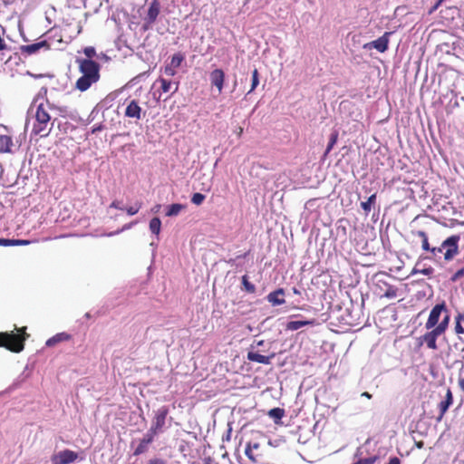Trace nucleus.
<instances>
[{"label": "nucleus", "mask_w": 464, "mask_h": 464, "mask_svg": "<svg viewBox=\"0 0 464 464\" xmlns=\"http://www.w3.org/2000/svg\"><path fill=\"white\" fill-rule=\"evenodd\" d=\"M76 63L82 76L76 81L75 88L80 92L87 91L100 79V65L90 59L78 58Z\"/></svg>", "instance_id": "nucleus-1"}, {"label": "nucleus", "mask_w": 464, "mask_h": 464, "mask_svg": "<svg viewBox=\"0 0 464 464\" xmlns=\"http://www.w3.org/2000/svg\"><path fill=\"white\" fill-rule=\"evenodd\" d=\"M34 119V121L33 124L32 132L34 135L46 137L49 134L53 125L51 122V116L48 111V105L43 103L39 104L36 108Z\"/></svg>", "instance_id": "nucleus-2"}, {"label": "nucleus", "mask_w": 464, "mask_h": 464, "mask_svg": "<svg viewBox=\"0 0 464 464\" xmlns=\"http://www.w3.org/2000/svg\"><path fill=\"white\" fill-rule=\"evenodd\" d=\"M25 327L18 329L19 334L0 333V347L6 348L14 353H20L24 348V341L28 338Z\"/></svg>", "instance_id": "nucleus-3"}, {"label": "nucleus", "mask_w": 464, "mask_h": 464, "mask_svg": "<svg viewBox=\"0 0 464 464\" xmlns=\"http://www.w3.org/2000/svg\"><path fill=\"white\" fill-rule=\"evenodd\" d=\"M459 240V236H451L442 242V249L445 251L444 259L450 261L459 252L458 242Z\"/></svg>", "instance_id": "nucleus-4"}, {"label": "nucleus", "mask_w": 464, "mask_h": 464, "mask_svg": "<svg viewBox=\"0 0 464 464\" xmlns=\"http://www.w3.org/2000/svg\"><path fill=\"white\" fill-rule=\"evenodd\" d=\"M185 60V55L182 53H174L169 63H167L162 68V72L167 76H174L177 73V69L181 65Z\"/></svg>", "instance_id": "nucleus-5"}, {"label": "nucleus", "mask_w": 464, "mask_h": 464, "mask_svg": "<svg viewBox=\"0 0 464 464\" xmlns=\"http://www.w3.org/2000/svg\"><path fill=\"white\" fill-rule=\"evenodd\" d=\"M448 314V311L446 310V306L444 304H436L430 311L428 320L425 324L426 329L430 330L438 325L439 320L442 314V313Z\"/></svg>", "instance_id": "nucleus-6"}, {"label": "nucleus", "mask_w": 464, "mask_h": 464, "mask_svg": "<svg viewBox=\"0 0 464 464\" xmlns=\"http://www.w3.org/2000/svg\"><path fill=\"white\" fill-rule=\"evenodd\" d=\"M392 32H385L381 37L378 39L367 43L363 45L364 49L371 50L372 48L376 49L380 53H384L388 49L390 36L392 35Z\"/></svg>", "instance_id": "nucleus-7"}, {"label": "nucleus", "mask_w": 464, "mask_h": 464, "mask_svg": "<svg viewBox=\"0 0 464 464\" xmlns=\"http://www.w3.org/2000/svg\"><path fill=\"white\" fill-rule=\"evenodd\" d=\"M78 458V454L70 450H64L52 456L53 464H70L74 462Z\"/></svg>", "instance_id": "nucleus-8"}, {"label": "nucleus", "mask_w": 464, "mask_h": 464, "mask_svg": "<svg viewBox=\"0 0 464 464\" xmlns=\"http://www.w3.org/2000/svg\"><path fill=\"white\" fill-rule=\"evenodd\" d=\"M167 415L168 409L165 407H161L156 411L154 420L150 427V432H153V434H158L159 432L162 431V429L165 425Z\"/></svg>", "instance_id": "nucleus-9"}, {"label": "nucleus", "mask_w": 464, "mask_h": 464, "mask_svg": "<svg viewBox=\"0 0 464 464\" xmlns=\"http://www.w3.org/2000/svg\"><path fill=\"white\" fill-rule=\"evenodd\" d=\"M211 85L216 87L218 93H221L224 87L225 73L221 69H215L209 74Z\"/></svg>", "instance_id": "nucleus-10"}, {"label": "nucleus", "mask_w": 464, "mask_h": 464, "mask_svg": "<svg viewBox=\"0 0 464 464\" xmlns=\"http://www.w3.org/2000/svg\"><path fill=\"white\" fill-rule=\"evenodd\" d=\"M275 357V353L269 356L262 355L258 351H255V345H251L250 351L247 353V360L262 364H270L272 359Z\"/></svg>", "instance_id": "nucleus-11"}, {"label": "nucleus", "mask_w": 464, "mask_h": 464, "mask_svg": "<svg viewBox=\"0 0 464 464\" xmlns=\"http://www.w3.org/2000/svg\"><path fill=\"white\" fill-rule=\"evenodd\" d=\"M449 323H450V314H444L440 323L438 325H436L435 327H433L432 329H430V331L427 332V333L429 334H430L431 336H433L435 339H437L440 335H441L442 334L445 333V331L447 330V328L449 326Z\"/></svg>", "instance_id": "nucleus-12"}, {"label": "nucleus", "mask_w": 464, "mask_h": 464, "mask_svg": "<svg viewBox=\"0 0 464 464\" xmlns=\"http://www.w3.org/2000/svg\"><path fill=\"white\" fill-rule=\"evenodd\" d=\"M160 5L159 2L156 0L152 1L149 6L148 13H147V15L145 18L146 23L149 25L153 24L156 21L159 14H160Z\"/></svg>", "instance_id": "nucleus-13"}, {"label": "nucleus", "mask_w": 464, "mask_h": 464, "mask_svg": "<svg viewBox=\"0 0 464 464\" xmlns=\"http://www.w3.org/2000/svg\"><path fill=\"white\" fill-rule=\"evenodd\" d=\"M125 116L135 120L141 118V108L136 101H131L125 110Z\"/></svg>", "instance_id": "nucleus-14"}, {"label": "nucleus", "mask_w": 464, "mask_h": 464, "mask_svg": "<svg viewBox=\"0 0 464 464\" xmlns=\"http://www.w3.org/2000/svg\"><path fill=\"white\" fill-rule=\"evenodd\" d=\"M14 142L9 135L0 134V153H13Z\"/></svg>", "instance_id": "nucleus-15"}, {"label": "nucleus", "mask_w": 464, "mask_h": 464, "mask_svg": "<svg viewBox=\"0 0 464 464\" xmlns=\"http://www.w3.org/2000/svg\"><path fill=\"white\" fill-rule=\"evenodd\" d=\"M284 294L285 293L283 289H277L267 295V301L273 305L284 304L285 303Z\"/></svg>", "instance_id": "nucleus-16"}, {"label": "nucleus", "mask_w": 464, "mask_h": 464, "mask_svg": "<svg viewBox=\"0 0 464 464\" xmlns=\"http://www.w3.org/2000/svg\"><path fill=\"white\" fill-rule=\"evenodd\" d=\"M44 47H45L46 49H49L50 44L46 41H41V42H38L35 44L23 46L22 51L28 54H33Z\"/></svg>", "instance_id": "nucleus-17"}, {"label": "nucleus", "mask_w": 464, "mask_h": 464, "mask_svg": "<svg viewBox=\"0 0 464 464\" xmlns=\"http://www.w3.org/2000/svg\"><path fill=\"white\" fill-rule=\"evenodd\" d=\"M452 401H453L452 393H451L450 390L448 389L447 392H446L445 400L443 401H441L439 405V408L440 411V414L438 418L439 420H440L443 418V416L446 413V411H448L449 407L452 404Z\"/></svg>", "instance_id": "nucleus-18"}, {"label": "nucleus", "mask_w": 464, "mask_h": 464, "mask_svg": "<svg viewBox=\"0 0 464 464\" xmlns=\"http://www.w3.org/2000/svg\"><path fill=\"white\" fill-rule=\"evenodd\" d=\"M158 82L160 83V88L163 92H169L172 91V92H176L179 89V83L172 82L171 81L166 80L164 78H159Z\"/></svg>", "instance_id": "nucleus-19"}, {"label": "nucleus", "mask_w": 464, "mask_h": 464, "mask_svg": "<svg viewBox=\"0 0 464 464\" xmlns=\"http://www.w3.org/2000/svg\"><path fill=\"white\" fill-rule=\"evenodd\" d=\"M185 206L182 204H171L166 208V216L167 217H176L178 216L183 209Z\"/></svg>", "instance_id": "nucleus-20"}, {"label": "nucleus", "mask_w": 464, "mask_h": 464, "mask_svg": "<svg viewBox=\"0 0 464 464\" xmlns=\"http://www.w3.org/2000/svg\"><path fill=\"white\" fill-rule=\"evenodd\" d=\"M314 324V321H290L286 324V329L290 331H296L304 326Z\"/></svg>", "instance_id": "nucleus-21"}, {"label": "nucleus", "mask_w": 464, "mask_h": 464, "mask_svg": "<svg viewBox=\"0 0 464 464\" xmlns=\"http://www.w3.org/2000/svg\"><path fill=\"white\" fill-rule=\"evenodd\" d=\"M70 338V336L64 333L57 334L56 335L49 338L45 344L46 346H54L56 343L66 341Z\"/></svg>", "instance_id": "nucleus-22"}, {"label": "nucleus", "mask_w": 464, "mask_h": 464, "mask_svg": "<svg viewBox=\"0 0 464 464\" xmlns=\"http://www.w3.org/2000/svg\"><path fill=\"white\" fill-rule=\"evenodd\" d=\"M436 341L437 339H435L433 336H431L430 334H429L428 333H426L425 334H423L420 338V344H422L423 343H425L427 344V346L430 348V349H432V350H436L437 349V343H436Z\"/></svg>", "instance_id": "nucleus-23"}, {"label": "nucleus", "mask_w": 464, "mask_h": 464, "mask_svg": "<svg viewBox=\"0 0 464 464\" xmlns=\"http://www.w3.org/2000/svg\"><path fill=\"white\" fill-rule=\"evenodd\" d=\"M160 228H161V221L159 218H153L150 221V231L155 234V235H159L160 232Z\"/></svg>", "instance_id": "nucleus-24"}, {"label": "nucleus", "mask_w": 464, "mask_h": 464, "mask_svg": "<svg viewBox=\"0 0 464 464\" xmlns=\"http://www.w3.org/2000/svg\"><path fill=\"white\" fill-rule=\"evenodd\" d=\"M375 198H376V196L373 194V195H372V196L367 199V201H364V202H362V203H361V207H362V208L365 212H370V211H371V207H372V204H373V203H374Z\"/></svg>", "instance_id": "nucleus-25"}, {"label": "nucleus", "mask_w": 464, "mask_h": 464, "mask_svg": "<svg viewBox=\"0 0 464 464\" xmlns=\"http://www.w3.org/2000/svg\"><path fill=\"white\" fill-rule=\"evenodd\" d=\"M259 84V79H258V72L256 69H255L252 72V83L251 88L248 92V93L252 92Z\"/></svg>", "instance_id": "nucleus-26"}, {"label": "nucleus", "mask_w": 464, "mask_h": 464, "mask_svg": "<svg viewBox=\"0 0 464 464\" xmlns=\"http://www.w3.org/2000/svg\"><path fill=\"white\" fill-rule=\"evenodd\" d=\"M420 237L422 238V249L425 251H430L431 247H430L428 237L425 232H419Z\"/></svg>", "instance_id": "nucleus-27"}, {"label": "nucleus", "mask_w": 464, "mask_h": 464, "mask_svg": "<svg viewBox=\"0 0 464 464\" xmlns=\"http://www.w3.org/2000/svg\"><path fill=\"white\" fill-rule=\"evenodd\" d=\"M205 199V196L201 193H195L191 198V202L195 205H200Z\"/></svg>", "instance_id": "nucleus-28"}, {"label": "nucleus", "mask_w": 464, "mask_h": 464, "mask_svg": "<svg viewBox=\"0 0 464 464\" xmlns=\"http://www.w3.org/2000/svg\"><path fill=\"white\" fill-rule=\"evenodd\" d=\"M433 272V269L431 267H428V268H424V269H417V268H414L411 272L412 275L414 274H422V275H425V276H430L431 275Z\"/></svg>", "instance_id": "nucleus-29"}, {"label": "nucleus", "mask_w": 464, "mask_h": 464, "mask_svg": "<svg viewBox=\"0 0 464 464\" xmlns=\"http://www.w3.org/2000/svg\"><path fill=\"white\" fill-rule=\"evenodd\" d=\"M269 416L276 419H281L283 416V411L278 408L272 409L269 411Z\"/></svg>", "instance_id": "nucleus-30"}, {"label": "nucleus", "mask_w": 464, "mask_h": 464, "mask_svg": "<svg viewBox=\"0 0 464 464\" xmlns=\"http://www.w3.org/2000/svg\"><path fill=\"white\" fill-rule=\"evenodd\" d=\"M83 53H84V54L87 56V58H86V59H90V60H91V58H92V57L95 55V53H96L95 49H94L93 47H91V46L84 48Z\"/></svg>", "instance_id": "nucleus-31"}, {"label": "nucleus", "mask_w": 464, "mask_h": 464, "mask_svg": "<svg viewBox=\"0 0 464 464\" xmlns=\"http://www.w3.org/2000/svg\"><path fill=\"white\" fill-rule=\"evenodd\" d=\"M243 285L245 286V288L248 291V292H251L253 293L255 291V286L254 285L250 284L247 279H246V276H243Z\"/></svg>", "instance_id": "nucleus-32"}, {"label": "nucleus", "mask_w": 464, "mask_h": 464, "mask_svg": "<svg viewBox=\"0 0 464 464\" xmlns=\"http://www.w3.org/2000/svg\"><path fill=\"white\" fill-rule=\"evenodd\" d=\"M140 208V204L138 203L136 204L135 206H132V207H130L127 208V213L130 215V216H133L135 215Z\"/></svg>", "instance_id": "nucleus-33"}, {"label": "nucleus", "mask_w": 464, "mask_h": 464, "mask_svg": "<svg viewBox=\"0 0 464 464\" xmlns=\"http://www.w3.org/2000/svg\"><path fill=\"white\" fill-rule=\"evenodd\" d=\"M464 276V268L459 269L451 277V281L456 282Z\"/></svg>", "instance_id": "nucleus-34"}, {"label": "nucleus", "mask_w": 464, "mask_h": 464, "mask_svg": "<svg viewBox=\"0 0 464 464\" xmlns=\"http://www.w3.org/2000/svg\"><path fill=\"white\" fill-rule=\"evenodd\" d=\"M156 434H153V432H150V430L148 431V433L146 434V436L144 437L142 442L143 443H150L152 440H153V438Z\"/></svg>", "instance_id": "nucleus-35"}, {"label": "nucleus", "mask_w": 464, "mask_h": 464, "mask_svg": "<svg viewBox=\"0 0 464 464\" xmlns=\"http://www.w3.org/2000/svg\"><path fill=\"white\" fill-rule=\"evenodd\" d=\"M461 315H459L458 318H457V324H456V327H455V331L457 334H463L464 333V329L463 327L461 326L460 323H459V319H460Z\"/></svg>", "instance_id": "nucleus-36"}, {"label": "nucleus", "mask_w": 464, "mask_h": 464, "mask_svg": "<svg viewBox=\"0 0 464 464\" xmlns=\"http://www.w3.org/2000/svg\"><path fill=\"white\" fill-rule=\"evenodd\" d=\"M28 244H29V241H27V240L12 239V246H25Z\"/></svg>", "instance_id": "nucleus-37"}, {"label": "nucleus", "mask_w": 464, "mask_h": 464, "mask_svg": "<svg viewBox=\"0 0 464 464\" xmlns=\"http://www.w3.org/2000/svg\"><path fill=\"white\" fill-rule=\"evenodd\" d=\"M442 251H443V249H442V244H441L440 247H431L430 252L432 254L433 256H437V255L441 253Z\"/></svg>", "instance_id": "nucleus-38"}, {"label": "nucleus", "mask_w": 464, "mask_h": 464, "mask_svg": "<svg viewBox=\"0 0 464 464\" xmlns=\"http://www.w3.org/2000/svg\"><path fill=\"white\" fill-rule=\"evenodd\" d=\"M245 453L246 455L248 457V459L254 460V457L252 455V449H251V444H248L245 450Z\"/></svg>", "instance_id": "nucleus-39"}, {"label": "nucleus", "mask_w": 464, "mask_h": 464, "mask_svg": "<svg viewBox=\"0 0 464 464\" xmlns=\"http://www.w3.org/2000/svg\"><path fill=\"white\" fill-rule=\"evenodd\" d=\"M0 246H12V239L0 238Z\"/></svg>", "instance_id": "nucleus-40"}, {"label": "nucleus", "mask_w": 464, "mask_h": 464, "mask_svg": "<svg viewBox=\"0 0 464 464\" xmlns=\"http://www.w3.org/2000/svg\"><path fill=\"white\" fill-rule=\"evenodd\" d=\"M148 464H165V461L160 459H153Z\"/></svg>", "instance_id": "nucleus-41"}, {"label": "nucleus", "mask_w": 464, "mask_h": 464, "mask_svg": "<svg viewBox=\"0 0 464 464\" xmlns=\"http://www.w3.org/2000/svg\"><path fill=\"white\" fill-rule=\"evenodd\" d=\"M111 208H118V209H122V208L121 207L120 202H118V201H113L111 204Z\"/></svg>", "instance_id": "nucleus-42"}, {"label": "nucleus", "mask_w": 464, "mask_h": 464, "mask_svg": "<svg viewBox=\"0 0 464 464\" xmlns=\"http://www.w3.org/2000/svg\"><path fill=\"white\" fill-rule=\"evenodd\" d=\"M263 344H264V341L260 340V341L255 342L252 345H255V350H256V349H257L259 346H261Z\"/></svg>", "instance_id": "nucleus-43"}, {"label": "nucleus", "mask_w": 464, "mask_h": 464, "mask_svg": "<svg viewBox=\"0 0 464 464\" xmlns=\"http://www.w3.org/2000/svg\"><path fill=\"white\" fill-rule=\"evenodd\" d=\"M459 386L464 392V379L463 378L459 379Z\"/></svg>", "instance_id": "nucleus-44"}, {"label": "nucleus", "mask_w": 464, "mask_h": 464, "mask_svg": "<svg viewBox=\"0 0 464 464\" xmlns=\"http://www.w3.org/2000/svg\"><path fill=\"white\" fill-rule=\"evenodd\" d=\"M388 464H400V460L397 458H392Z\"/></svg>", "instance_id": "nucleus-45"}, {"label": "nucleus", "mask_w": 464, "mask_h": 464, "mask_svg": "<svg viewBox=\"0 0 464 464\" xmlns=\"http://www.w3.org/2000/svg\"><path fill=\"white\" fill-rule=\"evenodd\" d=\"M236 133H237V135L238 137H240L242 135V133H243V128L242 127H238L237 131H236Z\"/></svg>", "instance_id": "nucleus-46"}, {"label": "nucleus", "mask_w": 464, "mask_h": 464, "mask_svg": "<svg viewBox=\"0 0 464 464\" xmlns=\"http://www.w3.org/2000/svg\"><path fill=\"white\" fill-rule=\"evenodd\" d=\"M362 396L366 397V398H368V399H371V398H372V395H371L369 392H362Z\"/></svg>", "instance_id": "nucleus-47"}, {"label": "nucleus", "mask_w": 464, "mask_h": 464, "mask_svg": "<svg viewBox=\"0 0 464 464\" xmlns=\"http://www.w3.org/2000/svg\"><path fill=\"white\" fill-rule=\"evenodd\" d=\"M334 141H335V140H334V139H333V140H332V141H331V143H330V145H329V146H328V148H327V151H329V150L332 149V147H333V145H334Z\"/></svg>", "instance_id": "nucleus-48"}, {"label": "nucleus", "mask_w": 464, "mask_h": 464, "mask_svg": "<svg viewBox=\"0 0 464 464\" xmlns=\"http://www.w3.org/2000/svg\"><path fill=\"white\" fill-rule=\"evenodd\" d=\"M416 446L419 448V449H421L423 447V442L422 441H419L416 443Z\"/></svg>", "instance_id": "nucleus-49"}, {"label": "nucleus", "mask_w": 464, "mask_h": 464, "mask_svg": "<svg viewBox=\"0 0 464 464\" xmlns=\"http://www.w3.org/2000/svg\"><path fill=\"white\" fill-rule=\"evenodd\" d=\"M251 449H252V450L258 449V444L257 443H254L253 445H251Z\"/></svg>", "instance_id": "nucleus-50"}, {"label": "nucleus", "mask_w": 464, "mask_h": 464, "mask_svg": "<svg viewBox=\"0 0 464 464\" xmlns=\"http://www.w3.org/2000/svg\"><path fill=\"white\" fill-rule=\"evenodd\" d=\"M293 292L295 295H300V291L298 289H296V288H293Z\"/></svg>", "instance_id": "nucleus-51"}, {"label": "nucleus", "mask_w": 464, "mask_h": 464, "mask_svg": "<svg viewBox=\"0 0 464 464\" xmlns=\"http://www.w3.org/2000/svg\"><path fill=\"white\" fill-rule=\"evenodd\" d=\"M160 206H156L154 208H152V211L153 212H158L159 208H160Z\"/></svg>", "instance_id": "nucleus-52"}, {"label": "nucleus", "mask_w": 464, "mask_h": 464, "mask_svg": "<svg viewBox=\"0 0 464 464\" xmlns=\"http://www.w3.org/2000/svg\"><path fill=\"white\" fill-rule=\"evenodd\" d=\"M141 451V449H137L136 454L140 453Z\"/></svg>", "instance_id": "nucleus-53"}, {"label": "nucleus", "mask_w": 464, "mask_h": 464, "mask_svg": "<svg viewBox=\"0 0 464 464\" xmlns=\"http://www.w3.org/2000/svg\"><path fill=\"white\" fill-rule=\"evenodd\" d=\"M117 233H118V232H115V233H110V234H108V236H112V235H115V234H117Z\"/></svg>", "instance_id": "nucleus-54"}, {"label": "nucleus", "mask_w": 464, "mask_h": 464, "mask_svg": "<svg viewBox=\"0 0 464 464\" xmlns=\"http://www.w3.org/2000/svg\"><path fill=\"white\" fill-rule=\"evenodd\" d=\"M440 4V2H439V4H436L435 8H438Z\"/></svg>", "instance_id": "nucleus-55"}, {"label": "nucleus", "mask_w": 464, "mask_h": 464, "mask_svg": "<svg viewBox=\"0 0 464 464\" xmlns=\"http://www.w3.org/2000/svg\"><path fill=\"white\" fill-rule=\"evenodd\" d=\"M440 4V2H439V4H436L435 8H438Z\"/></svg>", "instance_id": "nucleus-56"}]
</instances>
